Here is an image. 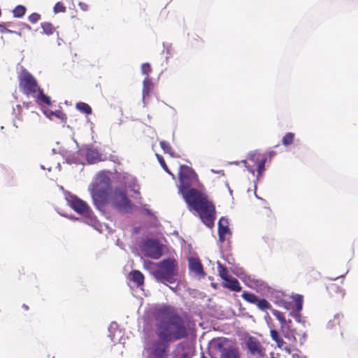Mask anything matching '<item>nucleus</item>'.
<instances>
[{
	"instance_id": "4be33fe9",
	"label": "nucleus",
	"mask_w": 358,
	"mask_h": 358,
	"mask_svg": "<svg viewBox=\"0 0 358 358\" xmlns=\"http://www.w3.org/2000/svg\"><path fill=\"white\" fill-rule=\"evenodd\" d=\"M45 117L50 121L56 122H63L66 119L65 113H43Z\"/></svg>"
},
{
	"instance_id": "6ab92c4d",
	"label": "nucleus",
	"mask_w": 358,
	"mask_h": 358,
	"mask_svg": "<svg viewBox=\"0 0 358 358\" xmlns=\"http://www.w3.org/2000/svg\"><path fill=\"white\" fill-rule=\"evenodd\" d=\"M154 89V83L150 77H145L143 83V96L145 98L148 96Z\"/></svg>"
},
{
	"instance_id": "e433bc0d",
	"label": "nucleus",
	"mask_w": 358,
	"mask_h": 358,
	"mask_svg": "<svg viewBox=\"0 0 358 358\" xmlns=\"http://www.w3.org/2000/svg\"><path fill=\"white\" fill-rule=\"evenodd\" d=\"M152 69L149 63H144L141 66V72L145 77H150L149 75L152 72Z\"/></svg>"
},
{
	"instance_id": "cd10ccee",
	"label": "nucleus",
	"mask_w": 358,
	"mask_h": 358,
	"mask_svg": "<svg viewBox=\"0 0 358 358\" xmlns=\"http://www.w3.org/2000/svg\"><path fill=\"white\" fill-rule=\"evenodd\" d=\"M295 135L294 133H287L282 138V143L285 146H289L294 142Z\"/></svg>"
},
{
	"instance_id": "2f4dec72",
	"label": "nucleus",
	"mask_w": 358,
	"mask_h": 358,
	"mask_svg": "<svg viewBox=\"0 0 358 358\" xmlns=\"http://www.w3.org/2000/svg\"><path fill=\"white\" fill-rule=\"evenodd\" d=\"M342 315L337 313L334 316V318L333 320H330L327 324V328L329 329H333L334 327H335L336 326H338L340 324V320H341V318Z\"/></svg>"
},
{
	"instance_id": "79ce46f5",
	"label": "nucleus",
	"mask_w": 358,
	"mask_h": 358,
	"mask_svg": "<svg viewBox=\"0 0 358 358\" xmlns=\"http://www.w3.org/2000/svg\"><path fill=\"white\" fill-rule=\"evenodd\" d=\"M15 117L13 118V124L15 127H18L22 122L21 113H13Z\"/></svg>"
},
{
	"instance_id": "a211bd4d",
	"label": "nucleus",
	"mask_w": 358,
	"mask_h": 358,
	"mask_svg": "<svg viewBox=\"0 0 358 358\" xmlns=\"http://www.w3.org/2000/svg\"><path fill=\"white\" fill-rule=\"evenodd\" d=\"M38 96H36V101L41 106H51L50 98L43 93V90L39 88Z\"/></svg>"
},
{
	"instance_id": "b1692460",
	"label": "nucleus",
	"mask_w": 358,
	"mask_h": 358,
	"mask_svg": "<svg viewBox=\"0 0 358 358\" xmlns=\"http://www.w3.org/2000/svg\"><path fill=\"white\" fill-rule=\"evenodd\" d=\"M80 150L73 155H68L66 157V161L68 164H83L82 158L80 157Z\"/></svg>"
},
{
	"instance_id": "a18cd8bd",
	"label": "nucleus",
	"mask_w": 358,
	"mask_h": 358,
	"mask_svg": "<svg viewBox=\"0 0 358 358\" xmlns=\"http://www.w3.org/2000/svg\"><path fill=\"white\" fill-rule=\"evenodd\" d=\"M268 155H269V156L271 157H273V156L275 155V152L271 151V152H269V154H268Z\"/></svg>"
},
{
	"instance_id": "393cba45",
	"label": "nucleus",
	"mask_w": 358,
	"mask_h": 358,
	"mask_svg": "<svg viewBox=\"0 0 358 358\" xmlns=\"http://www.w3.org/2000/svg\"><path fill=\"white\" fill-rule=\"evenodd\" d=\"M241 296L245 301L255 305L259 299L255 294L246 291L243 292Z\"/></svg>"
},
{
	"instance_id": "c03bdc74",
	"label": "nucleus",
	"mask_w": 358,
	"mask_h": 358,
	"mask_svg": "<svg viewBox=\"0 0 358 358\" xmlns=\"http://www.w3.org/2000/svg\"><path fill=\"white\" fill-rule=\"evenodd\" d=\"M0 32L1 33H15V34L20 35V33H17L16 31L10 30V29L6 28L3 24H0Z\"/></svg>"
},
{
	"instance_id": "9b49d317",
	"label": "nucleus",
	"mask_w": 358,
	"mask_h": 358,
	"mask_svg": "<svg viewBox=\"0 0 358 358\" xmlns=\"http://www.w3.org/2000/svg\"><path fill=\"white\" fill-rule=\"evenodd\" d=\"M188 266L189 271L194 273L197 277L203 278L205 276L203 266L199 258L195 257H189Z\"/></svg>"
},
{
	"instance_id": "09e8293b",
	"label": "nucleus",
	"mask_w": 358,
	"mask_h": 358,
	"mask_svg": "<svg viewBox=\"0 0 358 358\" xmlns=\"http://www.w3.org/2000/svg\"><path fill=\"white\" fill-rule=\"evenodd\" d=\"M71 220H78L79 219L78 218H75L73 217H71Z\"/></svg>"
},
{
	"instance_id": "72a5a7b5",
	"label": "nucleus",
	"mask_w": 358,
	"mask_h": 358,
	"mask_svg": "<svg viewBox=\"0 0 358 358\" xmlns=\"http://www.w3.org/2000/svg\"><path fill=\"white\" fill-rule=\"evenodd\" d=\"M41 27L43 30V32L47 35H51L53 34L55 31V28L53 25L50 22H43L41 23Z\"/></svg>"
},
{
	"instance_id": "49530a36",
	"label": "nucleus",
	"mask_w": 358,
	"mask_h": 358,
	"mask_svg": "<svg viewBox=\"0 0 358 358\" xmlns=\"http://www.w3.org/2000/svg\"><path fill=\"white\" fill-rule=\"evenodd\" d=\"M339 290H340V292H341V296H344V294H345L344 291H343V289H339Z\"/></svg>"
},
{
	"instance_id": "6e6552de",
	"label": "nucleus",
	"mask_w": 358,
	"mask_h": 358,
	"mask_svg": "<svg viewBox=\"0 0 358 358\" xmlns=\"http://www.w3.org/2000/svg\"><path fill=\"white\" fill-rule=\"evenodd\" d=\"M142 251L152 259H159L162 255V248L159 242L153 239H146L141 245Z\"/></svg>"
},
{
	"instance_id": "a19ab883",
	"label": "nucleus",
	"mask_w": 358,
	"mask_h": 358,
	"mask_svg": "<svg viewBox=\"0 0 358 358\" xmlns=\"http://www.w3.org/2000/svg\"><path fill=\"white\" fill-rule=\"evenodd\" d=\"M54 12L55 13H65L66 12V7L61 2H57L55 6H54Z\"/></svg>"
},
{
	"instance_id": "2eb2a0df",
	"label": "nucleus",
	"mask_w": 358,
	"mask_h": 358,
	"mask_svg": "<svg viewBox=\"0 0 358 358\" xmlns=\"http://www.w3.org/2000/svg\"><path fill=\"white\" fill-rule=\"evenodd\" d=\"M108 336L110 338L111 342L115 343L120 341L122 334L116 322L110 323L108 328Z\"/></svg>"
},
{
	"instance_id": "c756f323",
	"label": "nucleus",
	"mask_w": 358,
	"mask_h": 358,
	"mask_svg": "<svg viewBox=\"0 0 358 358\" xmlns=\"http://www.w3.org/2000/svg\"><path fill=\"white\" fill-rule=\"evenodd\" d=\"M270 335L272 339L277 343L279 348H281L284 344V341L279 336L278 332L275 329H271L270 331Z\"/></svg>"
},
{
	"instance_id": "4c0bfd02",
	"label": "nucleus",
	"mask_w": 358,
	"mask_h": 358,
	"mask_svg": "<svg viewBox=\"0 0 358 358\" xmlns=\"http://www.w3.org/2000/svg\"><path fill=\"white\" fill-rule=\"evenodd\" d=\"M160 146L162 149L166 153H169L171 156H173V153L171 151V147L169 145V143H166L164 141H162L160 142Z\"/></svg>"
},
{
	"instance_id": "ddd939ff",
	"label": "nucleus",
	"mask_w": 358,
	"mask_h": 358,
	"mask_svg": "<svg viewBox=\"0 0 358 358\" xmlns=\"http://www.w3.org/2000/svg\"><path fill=\"white\" fill-rule=\"evenodd\" d=\"M295 305H296V311H292L290 313V315H292L296 322L301 324L303 327H305V321L302 319L301 315L300 314V311L303 308V299L302 296L300 295H297L295 296Z\"/></svg>"
},
{
	"instance_id": "603ef678",
	"label": "nucleus",
	"mask_w": 358,
	"mask_h": 358,
	"mask_svg": "<svg viewBox=\"0 0 358 358\" xmlns=\"http://www.w3.org/2000/svg\"><path fill=\"white\" fill-rule=\"evenodd\" d=\"M202 358H206V357H202Z\"/></svg>"
},
{
	"instance_id": "f704fd0d",
	"label": "nucleus",
	"mask_w": 358,
	"mask_h": 358,
	"mask_svg": "<svg viewBox=\"0 0 358 358\" xmlns=\"http://www.w3.org/2000/svg\"><path fill=\"white\" fill-rule=\"evenodd\" d=\"M240 163H242L244 164L245 169L250 172L251 173L253 176H255V169H253V165H251L249 162H248L247 160H242L241 162H231V164H236V165H238Z\"/></svg>"
},
{
	"instance_id": "7ed1b4c3",
	"label": "nucleus",
	"mask_w": 358,
	"mask_h": 358,
	"mask_svg": "<svg viewBox=\"0 0 358 358\" xmlns=\"http://www.w3.org/2000/svg\"><path fill=\"white\" fill-rule=\"evenodd\" d=\"M145 267L159 282L171 284L176 282L178 264L173 258H167L158 263L148 262Z\"/></svg>"
},
{
	"instance_id": "ea45409f",
	"label": "nucleus",
	"mask_w": 358,
	"mask_h": 358,
	"mask_svg": "<svg viewBox=\"0 0 358 358\" xmlns=\"http://www.w3.org/2000/svg\"><path fill=\"white\" fill-rule=\"evenodd\" d=\"M156 157L159 161V162L160 163L161 166H162V168L164 169V170L165 171H166L167 173H169L170 175H171L173 176V178H174V176L169 171L163 157L158 155V154H156Z\"/></svg>"
},
{
	"instance_id": "7c9ffc66",
	"label": "nucleus",
	"mask_w": 358,
	"mask_h": 358,
	"mask_svg": "<svg viewBox=\"0 0 358 358\" xmlns=\"http://www.w3.org/2000/svg\"><path fill=\"white\" fill-rule=\"evenodd\" d=\"M217 271L220 277L224 280L226 278H227L228 276V272L226 267H224L220 262H217Z\"/></svg>"
},
{
	"instance_id": "a878e982",
	"label": "nucleus",
	"mask_w": 358,
	"mask_h": 358,
	"mask_svg": "<svg viewBox=\"0 0 358 358\" xmlns=\"http://www.w3.org/2000/svg\"><path fill=\"white\" fill-rule=\"evenodd\" d=\"M279 306L284 308L287 310L296 308L295 301H287L285 300L280 299L275 301Z\"/></svg>"
},
{
	"instance_id": "412c9836",
	"label": "nucleus",
	"mask_w": 358,
	"mask_h": 358,
	"mask_svg": "<svg viewBox=\"0 0 358 358\" xmlns=\"http://www.w3.org/2000/svg\"><path fill=\"white\" fill-rule=\"evenodd\" d=\"M131 280L139 287L143 285V275L138 271H134L130 273Z\"/></svg>"
},
{
	"instance_id": "f3484780",
	"label": "nucleus",
	"mask_w": 358,
	"mask_h": 358,
	"mask_svg": "<svg viewBox=\"0 0 358 358\" xmlns=\"http://www.w3.org/2000/svg\"><path fill=\"white\" fill-rule=\"evenodd\" d=\"M223 287L234 292H240L241 287L239 282L234 278L228 277L223 280Z\"/></svg>"
},
{
	"instance_id": "39448f33",
	"label": "nucleus",
	"mask_w": 358,
	"mask_h": 358,
	"mask_svg": "<svg viewBox=\"0 0 358 358\" xmlns=\"http://www.w3.org/2000/svg\"><path fill=\"white\" fill-rule=\"evenodd\" d=\"M110 178L103 172L99 173L91 187L90 192L96 206L107 202L110 191Z\"/></svg>"
},
{
	"instance_id": "0eeeda50",
	"label": "nucleus",
	"mask_w": 358,
	"mask_h": 358,
	"mask_svg": "<svg viewBox=\"0 0 358 358\" xmlns=\"http://www.w3.org/2000/svg\"><path fill=\"white\" fill-rule=\"evenodd\" d=\"M111 203L119 210L129 212L131 210V203L127 198L124 191L120 188H116L113 191L111 198Z\"/></svg>"
},
{
	"instance_id": "37998d69",
	"label": "nucleus",
	"mask_w": 358,
	"mask_h": 358,
	"mask_svg": "<svg viewBox=\"0 0 358 358\" xmlns=\"http://www.w3.org/2000/svg\"><path fill=\"white\" fill-rule=\"evenodd\" d=\"M41 18V15L38 13H33L29 16V20L31 23H36Z\"/></svg>"
},
{
	"instance_id": "f257e3e1",
	"label": "nucleus",
	"mask_w": 358,
	"mask_h": 358,
	"mask_svg": "<svg viewBox=\"0 0 358 358\" xmlns=\"http://www.w3.org/2000/svg\"><path fill=\"white\" fill-rule=\"evenodd\" d=\"M178 176V193L182 196L189 209L195 210L207 227H212L215 218V206L197 189L199 182L196 174L189 166L182 165Z\"/></svg>"
},
{
	"instance_id": "dca6fc26",
	"label": "nucleus",
	"mask_w": 358,
	"mask_h": 358,
	"mask_svg": "<svg viewBox=\"0 0 358 358\" xmlns=\"http://www.w3.org/2000/svg\"><path fill=\"white\" fill-rule=\"evenodd\" d=\"M220 358H240V356L238 350L230 345L221 349Z\"/></svg>"
},
{
	"instance_id": "5701e85b",
	"label": "nucleus",
	"mask_w": 358,
	"mask_h": 358,
	"mask_svg": "<svg viewBox=\"0 0 358 358\" xmlns=\"http://www.w3.org/2000/svg\"><path fill=\"white\" fill-rule=\"evenodd\" d=\"M172 358H189L187 352L183 348L182 344H178Z\"/></svg>"
},
{
	"instance_id": "1a4fd4ad",
	"label": "nucleus",
	"mask_w": 358,
	"mask_h": 358,
	"mask_svg": "<svg viewBox=\"0 0 358 358\" xmlns=\"http://www.w3.org/2000/svg\"><path fill=\"white\" fill-rule=\"evenodd\" d=\"M245 345L248 350L253 356L261 358L265 355V348L261 342L255 337L249 336L245 340Z\"/></svg>"
},
{
	"instance_id": "f03ea898",
	"label": "nucleus",
	"mask_w": 358,
	"mask_h": 358,
	"mask_svg": "<svg viewBox=\"0 0 358 358\" xmlns=\"http://www.w3.org/2000/svg\"><path fill=\"white\" fill-rule=\"evenodd\" d=\"M159 313L163 316V320L158 325L157 334L163 341H156L147 343L143 353L144 358H162L165 356L167 348L164 342L177 341L187 335L183 320L180 317L168 315L166 307L161 308Z\"/></svg>"
},
{
	"instance_id": "8fccbe9b",
	"label": "nucleus",
	"mask_w": 358,
	"mask_h": 358,
	"mask_svg": "<svg viewBox=\"0 0 358 358\" xmlns=\"http://www.w3.org/2000/svg\"><path fill=\"white\" fill-rule=\"evenodd\" d=\"M41 169H45V167H44V166H43V165H41Z\"/></svg>"
},
{
	"instance_id": "423d86ee",
	"label": "nucleus",
	"mask_w": 358,
	"mask_h": 358,
	"mask_svg": "<svg viewBox=\"0 0 358 358\" xmlns=\"http://www.w3.org/2000/svg\"><path fill=\"white\" fill-rule=\"evenodd\" d=\"M19 88L20 91L27 95L35 97L39 90V85L36 79L25 68L22 67L17 76Z\"/></svg>"
},
{
	"instance_id": "473e14b6",
	"label": "nucleus",
	"mask_w": 358,
	"mask_h": 358,
	"mask_svg": "<svg viewBox=\"0 0 358 358\" xmlns=\"http://www.w3.org/2000/svg\"><path fill=\"white\" fill-rule=\"evenodd\" d=\"M25 11L26 8L24 6L19 5L14 8L13 13L15 17H22L25 14Z\"/></svg>"
},
{
	"instance_id": "bb28decb",
	"label": "nucleus",
	"mask_w": 358,
	"mask_h": 358,
	"mask_svg": "<svg viewBox=\"0 0 358 358\" xmlns=\"http://www.w3.org/2000/svg\"><path fill=\"white\" fill-rule=\"evenodd\" d=\"M256 306L259 310L262 311L271 309V306L270 303L264 299H259L256 303Z\"/></svg>"
},
{
	"instance_id": "f8f14e48",
	"label": "nucleus",
	"mask_w": 358,
	"mask_h": 358,
	"mask_svg": "<svg viewBox=\"0 0 358 358\" xmlns=\"http://www.w3.org/2000/svg\"><path fill=\"white\" fill-rule=\"evenodd\" d=\"M218 234L219 240L220 242H224L227 236L230 235V229L229 227L228 219L222 217L218 222Z\"/></svg>"
},
{
	"instance_id": "c85d7f7f",
	"label": "nucleus",
	"mask_w": 358,
	"mask_h": 358,
	"mask_svg": "<svg viewBox=\"0 0 358 358\" xmlns=\"http://www.w3.org/2000/svg\"><path fill=\"white\" fill-rule=\"evenodd\" d=\"M266 162V157H262L257 164V180L261 177L263 172L265 171V164Z\"/></svg>"
},
{
	"instance_id": "3c124183",
	"label": "nucleus",
	"mask_w": 358,
	"mask_h": 358,
	"mask_svg": "<svg viewBox=\"0 0 358 358\" xmlns=\"http://www.w3.org/2000/svg\"><path fill=\"white\" fill-rule=\"evenodd\" d=\"M57 167H58L59 169L60 168V164H57Z\"/></svg>"
},
{
	"instance_id": "9d476101",
	"label": "nucleus",
	"mask_w": 358,
	"mask_h": 358,
	"mask_svg": "<svg viewBox=\"0 0 358 358\" xmlns=\"http://www.w3.org/2000/svg\"><path fill=\"white\" fill-rule=\"evenodd\" d=\"M252 287L255 289L257 292L265 295H271L273 292V289L266 282L262 279H252L251 280Z\"/></svg>"
},
{
	"instance_id": "4468645a",
	"label": "nucleus",
	"mask_w": 358,
	"mask_h": 358,
	"mask_svg": "<svg viewBox=\"0 0 358 358\" xmlns=\"http://www.w3.org/2000/svg\"><path fill=\"white\" fill-rule=\"evenodd\" d=\"M86 159L90 164L101 161V155L98 150L93 146L87 145L85 150Z\"/></svg>"
},
{
	"instance_id": "c9c22d12",
	"label": "nucleus",
	"mask_w": 358,
	"mask_h": 358,
	"mask_svg": "<svg viewBox=\"0 0 358 358\" xmlns=\"http://www.w3.org/2000/svg\"><path fill=\"white\" fill-rule=\"evenodd\" d=\"M76 108L81 112H92L91 107L84 102L77 103Z\"/></svg>"
},
{
	"instance_id": "58836bf2",
	"label": "nucleus",
	"mask_w": 358,
	"mask_h": 358,
	"mask_svg": "<svg viewBox=\"0 0 358 358\" xmlns=\"http://www.w3.org/2000/svg\"><path fill=\"white\" fill-rule=\"evenodd\" d=\"M260 155L256 152H250L248 155L247 161H250L253 164H257L259 160Z\"/></svg>"
},
{
	"instance_id": "de8ad7c7",
	"label": "nucleus",
	"mask_w": 358,
	"mask_h": 358,
	"mask_svg": "<svg viewBox=\"0 0 358 358\" xmlns=\"http://www.w3.org/2000/svg\"><path fill=\"white\" fill-rule=\"evenodd\" d=\"M212 172L215 173H219L221 171H214L213 169H212Z\"/></svg>"
},
{
	"instance_id": "20e7f679",
	"label": "nucleus",
	"mask_w": 358,
	"mask_h": 358,
	"mask_svg": "<svg viewBox=\"0 0 358 358\" xmlns=\"http://www.w3.org/2000/svg\"><path fill=\"white\" fill-rule=\"evenodd\" d=\"M65 199L67 204L77 213L83 216L85 223L92 226L99 231H102V225L99 222L96 217L93 215L89 206L85 201L77 196L69 192H65Z\"/></svg>"
},
{
	"instance_id": "aec40b11",
	"label": "nucleus",
	"mask_w": 358,
	"mask_h": 358,
	"mask_svg": "<svg viewBox=\"0 0 358 358\" xmlns=\"http://www.w3.org/2000/svg\"><path fill=\"white\" fill-rule=\"evenodd\" d=\"M271 311H272L273 315L280 322L282 329H284L286 327H289V324L292 323V321L290 320H286L283 314L277 310L273 309Z\"/></svg>"
}]
</instances>
